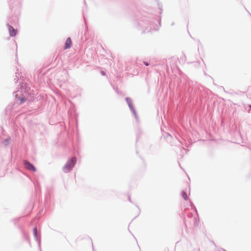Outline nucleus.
Masks as SVG:
<instances>
[{
    "label": "nucleus",
    "instance_id": "obj_1",
    "mask_svg": "<svg viewBox=\"0 0 251 251\" xmlns=\"http://www.w3.org/2000/svg\"><path fill=\"white\" fill-rule=\"evenodd\" d=\"M76 161V159L75 157H73L71 160H68L66 164L63 168L64 173H68L70 172L72 168L74 167Z\"/></svg>",
    "mask_w": 251,
    "mask_h": 251
},
{
    "label": "nucleus",
    "instance_id": "obj_2",
    "mask_svg": "<svg viewBox=\"0 0 251 251\" xmlns=\"http://www.w3.org/2000/svg\"><path fill=\"white\" fill-rule=\"evenodd\" d=\"M25 167L26 169L29 170H31L33 172H35L36 171V169L34 166L27 161L25 162Z\"/></svg>",
    "mask_w": 251,
    "mask_h": 251
},
{
    "label": "nucleus",
    "instance_id": "obj_3",
    "mask_svg": "<svg viewBox=\"0 0 251 251\" xmlns=\"http://www.w3.org/2000/svg\"><path fill=\"white\" fill-rule=\"evenodd\" d=\"M72 46V40L70 37H68L65 42V49H70Z\"/></svg>",
    "mask_w": 251,
    "mask_h": 251
},
{
    "label": "nucleus",
    "instance_id": "obj_4",
    "mask_svg": "<svg viewBox=\"0 0 251 251\" xmlns=\"http://www.w3.org/2000/svg\"><path fill=\"white\" fill-rule=\"evenodd\" d=\"M9 32L11 36H15L17 33V31L10 25L9 26Z\"/></svg>",
    "mask_w": 251,
    "mask_h": 251
},
{
    "label": "nucleus",
    "instance_id": "obj_5",
    "mask_svg": "<svg viewBox=\"0 0 251 251\" xmlns=\"http://www.w3.org/2000/svg\"><path fill=\"white\" fill-rule=\"evenodd\" d=\"M181 195H182V198L185 200H188V196L187 195V194L185 192H182V193H181Z\"/></svg>",
    "mask_w": 251,
    "mask_h": 251
},
{
    "label": "nucleus",
    "instance_id": "obj_6",
    "mask_svg": "<svg viewBox=\"0 0 251 251\" xmlns=\"http://www.w3.org/2000/svg\"><path fill=\"white\" fill-rule=\"evenodd\" d=\"M37 229H36V228H34V234H35V235H37Z\"/></svg>",
    "mask_w": 251,
    "mask_h": 251
},
{
    "label": "nucleus",
    "instance_id": "obj_7",
    "mask_svg": "<svg viewBox=\"0 0 251 251\" xmlns=\"http://www.w3.org/2000/svg\"><path fill=\"white\" fill-rule=\"evenodd\" d=\"M144 63L145 64V65L146 66H148L149 65V64L148 63V62H144Z\"/></svg>",
    "mask_w": 251,
    "mask_h": 251
},
{
    "label": "nucleus",
    "instance_id": "obj_8",
    "mask_svg": "<svg viewBox=\"0 0 251 251\" xmlns=\"http://www.w3.org/2000/svg\"><path fill=\"white\" fill-rule=\"evenodd\" d=\"M24 101V100L23 99H22L21 100V102H23Z\"/></svg>",
    "mask_w": 251,
    "mask_h": 251
},
{
    "label": "nucleus",
    "instance_id": "obj_9",
    "mask_svg": "<svg viewBox=\"0 0 251 251\" xmlns=\"http://www.w3.org/2000/svg\"><path fill=\"white\" fill-rule=\"evenodd\" d=\"M249 106H250V107L251 108V105H250Z\"/></svg>",
    "mask_w": 251,
    "mask_h": 251
}]
</instances>
